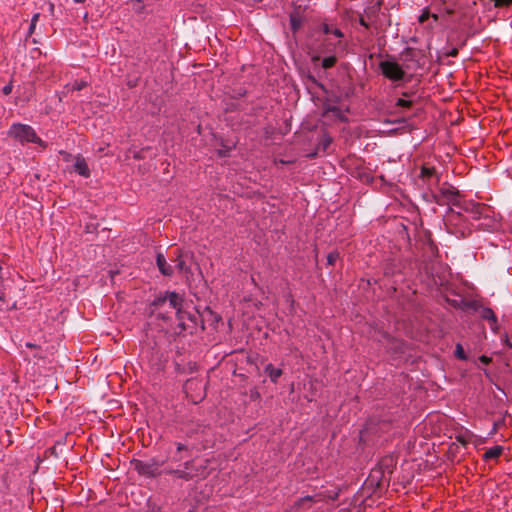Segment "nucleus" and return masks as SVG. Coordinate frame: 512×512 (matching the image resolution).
Here are the masks:
<instances>
[{
  "label": "nucleus",
  "instance_id": "f257e3e1",
  "mask_svg": "<svg viewBox=\"0 0 512 512\" xmlns=\"http://www.w3.org/2000/svg\"><path fill=\"white\" fill-rule=\"evenodd\" d=\"M184 299L181 295L176 292H166L164 295L158 296L154 299L151 304V312L157 317L162 319H169V316L162 315L160 308L169 305L172 311L175 312L176 319L178 321V327L180 331L185 330L188 327V322L195 323L196 318L190 312H187L183 308Z\"/></svg>",
  "mask_w": 512,
  "mask_h": 512
},
{
  "label": "nucleus",
  "instance_id": "f03ea898",
  "mask_svg": "<svg viewBox=\"0 0 512 512\" xmlns=\"http://www.w3.org/2000/svg\"><path fill=\"white\" fill-rule=\"evenodd\" d=\"M8 136L21 144L35 143L45 147L44 142L37 136L33 127L27 124L14 123L8 130Z\"/></svg>",
  "mask_w": 512,
  "mask_h": 512
},
{
  "label": "nucleus",
  "instance_id": "7ed1b4c3",
  "mask_svg": "<svg viewBox=\"0 0 512 512\" xmlns=\"http://www.w3.org/2000/svg\"><path fill=\"white\" fill-rule=\"evenodd\" d=\"M340 494L339 488H334L333 490H320L314 495H307L302 498H299L295 504L294 508L297 510L310 508L313 503L321 502V501H334L338 498Z\"/></svg>",
  "mask_w": 512,
  "mask_h": 512
},
{
  "label": "nucleus",
  "instance_id": "20e7f679",
  "mask_svg": "<svg viewBox=\"0 0 512 512\" xmlns=\"http://www.w3.org/2000/svg\"><path fill=\"white\" fill-rule=\"evenodd\" d=\"M433 199L440 206L452 205L458 207L461 204L462 195L455 187L444 184L433 194Z\"/></svg>",
  "mask_w": 512,
  "mask_h": 512
},
{
  "label": "nucleus",
  "instance_id": "39448f33",
  "mask_svg": "<svg viewBox=\"0 0 512 512\" xmlns=\"http://www.w3.org/2000/svg\"><path fill=\"white\" fill-rule=\"evenodd\" d=\"M462 222V214L450 208L446 216V226L448 231L452 234H455L457 237H466L470 231L469 228Z\"/></svg>",
  "mask_w": 512,
  "mask_h": 512
},
{
  "label": "nucleus",
  "instance_id": "423d86ee",
  "mask_svg": "<svg viewBox=\"0 0 512 512\" xmlns=\"http://www.w3.org/2000/svg\"><path fill=\"white\" fill-rule=\"evenodd\" d=\"M163 461L159 462L156 459H151L149 461H142V460H134L133 466L134 469L143 476L146 477H156L159 476L161 471V466L163 465Z\"/></svg>",
  "mask_w": 512,
  "mask_h": 512
},
{
  "label": "nucleus",
  "instance_id": "0eeeda50",
  "mask_svg": "<svg viewBox=\"0 0 512 512\" xmlns=\"http://www.w3.org/2000/svg\"><path fill=\"white\" fill-rule=\"evenodd\" d=\"M379 67L382 74L391 81H401L405 76V71L395 61H382L380 62Z\"/></svg>",
  "mask_w": 512,
  "mask_h": 512
},
{
  "label": "nucleus",
  "instance_id": "6e6552de",
  "mask_svg": "<svg viewBox=\"0 0 512 512\" xmlns=\"http://www.w3.org/2000/svg\"><path fill=\"white\" fill-rule=\"evenodd\" d=\"M458 207L461 210L472 214L473 218L475 219L480 218L483 212L486 210V206L484 204L473 201H466L463 198L461 199V204Z\"/></svg>",
  "mask_w": 512,
  "mask_h": 512
},
{
  "label": "nucleus",
  "instance_id": "1a4fd4ad",
  "mask_svg": "<svg viewBox=\"0 0 512 512\" xmlns=\"http://www.w3.org/2000/svg\"><path fill=\"white\" fill-rule=\"evenodd\" d=\"M478 312L480 317L484 320H487L490 328L496 332L498 330V320L494 311L489 307H480Z\"/></svg>",
  "mask_w": 512,
  "mask_h": 512
},
{
  "label": "nucleus",
  "instance_id": "9d476101",
  "mask_svg": "<svg viewBox=\"0 0 512 512\" xmlns=\"http://www.w3.org/2000/svg\"><path fill=\"white\" fill-rule=\"evenodd\" d=\"M156 264L160 272L164 276H172L174 273V268L166 261L165 256L162 253H157L156 256Z\"/></svg>",
  "mask_w": 512,
  "mask_h": 512
},
{
  "label": "nucleus",
  "instance_id": "9b49d317",
  "mask_svg": "<svg viewBox=\"0 0 512 512\" xmlns=\"http://www.w3.org/2000/svg\"><path fill=\"white\" fill-rule=\"evenodd\" d=\"M74 170L75 172H77L79 175L87 178L90 176V169L87 165V162L86 160L84 159V157L78 155L75 159V163H74Z\"/></svg>",
  "mask_w": 512,
  "mask_h": 512
},
{
  "label": "nucleus",
  "instance_id": "f8f14e48",
  "mask_svg": "<svg viewBox=\"0 0 512 512\" xmlns=\"http://www.w3.org/2000/svg\"><path fill=\"white\" fill-rule=\"evenodd\" d=\"M173 262L175 263V268L177 269V271L181 274H188L190 269L187 267L184 259H183V256H182V252L177 249L175 251V258L173 259Z\"/></svg>",
  "mask_w": 512,
  "mask_h": 512
},
{
  "label": "nucleus",
  "instance_id": "ddd939ff",
  "mask_svg": "<svg viewBox=\"0 0 512 512\" xmlns=\"http://www.w3.org/2000/svg\"><path fill=\"white\" fill-rule=\"evenodd\" d=\"M165 473L173 475L179 479L183 480H191L194 476L198 475L197 473H193L191 471H186L184 469H170L166 470Z\"/></svg>",
  "mask_w": 512,
  "mask_h": 512
},
{
  "label": "nucleus",
  "instance_id": "4468645a",
  "mask_svg": "<svg viewBox=\"0 0 512 512\" xmlns=\"http://www.w3.org/2000/svg\"><path fill=\"white\" fill-rule=\"evenodd\" d=\"M303 24V16L300 11L295 10L290 14V25L293 32H297Z\"/></svg>",
  "mask_w": 512,
  "mask_h": 512
},
{
  "label": "nucleus",
  "instance_id": "2eb2a0df",
  "mask_svg": "<svg viewBox=\"0 0 512 512\" xmlns=\"http://www.w3.org/2000/svg\"><path fill=\"white\" fill-rule=\"evenodd\" d=\"M503 453V447L496 445L492 448H489L483 455V459L485 461L498 459Z\"/></svg>",
  "mask_w": 512,
  "mask_h": 512
},
{
  "label": "nucleus",
  "instance_id": "dca6fc26",
  "mask_svg": "<svg viewBox=\"0 0 512 512\" xmlns=\"http://www.w3.org/2000/svg\"><path fill=\"white\" fill-rule=\"evenodd\" d=\"M265 372L273 383H276L283 374L281 369L275 368L272 364L266 365Z\"/></svg>",
  "mask_w": 512,
  "mask_h": 512
},
{
  "label": "nucleus",
  "instance_id": "f3484780",
  "mask_svg": "<svg viewBox=\"0 0 512 512\" xmlns=\"http://www.w3.org/2000/svg\"><path fill=\"white\" fill-rule=\"evenodd\" d=\"M332 114L333 116L341 119V120H345V117L341 111L340 108L336 107V106H326L325 109H324V115H329V114Z\"/></svg>",
  "mask_w": 512,
  "mask_h": 512
},
{
  "label": "nucleus",
  "instance_id": "a211bd4d",
  "mask_svg": "<svg viewBox=\"0 0 512 512\" xmlns=\"http://www.w3.org/2000/svg\"><path fill=\"white\" fill-rule=\"evenodd\" d=\"M436 170L434 167L422 166L420 178L423 180H430L435 176Z\"/></svg>",
  "mask_w": 512,
  "mask_h": 512
},
{
  "label": "nucleus",
  "instance_id": "6ab92c4d",
  "mask_svg": "<svg viewBox=\"0 0 512 512\" xmlns=\"http://www.w3.org/2000/svg\"><path fill=\"white\" fill-rule=\"evenodd\" d=\"M331 143H332V138L327 134H323L319 141L317 150L318 151L322 150L323 152H325L330 147Z\"/></svg>",
  "mask_w": 512,
  "mask_h": 512
},
{
  "label": "nucleus",
  "instance_id": "aec40b11",
  "mask_svg": "<svg viewBox=\"0 0 512 512\" xmlns=\"http://www.w3.org/2000/svg\"><path fill=\"white\" fill-rule=\"evenodd\" d=\"M87 86V82L86 81H83V80H80V81H75L73 84L71 85H66L65 88L68 90V91H80L82 90L83 88H85Z\"/></svg>",
  "mask_w": 512,
  "mask_h": 512
},
{
  "label": "nucleus",
  "instance_id": "412c9836",
  "mask_svg": "<svg viewBox=\"0 0 512 512\" xmlns=\"http://www.w3.org/2000/svg\"><path fill=\"white\" fill-rule=\"evenodd\" d=\"M176 448H177V452H176V455L173 457V459L175 461H181L183 459L182 452L188 451V448H187V446H185L182 443H177Z\"/></svg>",
  "mask_w": 512,
  "mask_h": 512
},
{
  "label": "nucleus",
  "instance_id": "4be33fe9",
  "mask_svg": "<svg viewBox=\"0 0 512 512\" xmlns=\"http://www.w3.org/2000/svg\"><path fill=\"white\" fill-rule=\"evenodd\" d=\"M337 58L334 55L328 56L322 60V67L325 69L331 68L335 65Z\"/></svg>",
  "mask_w": 512,
  "mask_h": 512
},
{
  "label": "nucleus",
  "instance_id": "5701e85b",
  "mask_svg": "<svg viewBox=\"0 0 512 512\" xmlns=\"http://www.w3.org/2000/svg\"><path fill=\"white\" fill-rule=\"evenodd\" d=\"M339 259V253L334 251V252H330L327 256V263L328 265H335V263L337 262V260Z\"/></svg>",
  "mask_w": 512,
  "mask_h": 512
},
{
  "label": "nucleus",
  "instance_id": "b1692460",
  "mask_svg": "<svg viewBox=\"0 0 512 512\" xmlns=\"http://www.w3.org/2000/svg\"><path fill=\"white\" fill-rule=\"evenodd\" d=\"M455 355L458 359L466 360V354L461 344L456 345Z\"/></svg>",
  "mask_w": 512,
  "mask_h": 512
},
{
  "label": "nucleus",
  "instance_id": "393cba45",
  "mask_svg": "<svg viewBox=\"0 0 512 512\" xmlns=\"http://www.w3.org/2000/svg\"><path fill=\"white\" fill-rule=\"evenodd\" d=\"M495 7H508L512 5V0H492Z\"/></svg>",
  "mask_w": 512,
  "mask_h": 512
},
{
  "label": "nucleus",
  "instance_id": "a878e982",
  "mask_svg": "<svg viewBox=\"0 0 512 512\" xmlns=\"http://www.w3.org/2000/svg\"><path fill=\"white\" fill-rule=\"evenodd\" d=\"M39 16H40V14H39V13H36V14L32 17V19H31V24H30V28H29L30 33H33V31H34V29H35V26H36V23H37V21H38V19H39Z\"/></svg>",
  "mask_w": 512,
  "mask_h": 512
},
{
  "label": "nucleus",
  "instance_id": "bb28decb",
  "mask_svg": "<svg viewBox=\"0 0 512 512\" xmlns=\"http://www.w3.org/2000/svg\"><path fill=\"white\" fill-rule=\"evenodd\" d=\"M411 104H412V102L409 101V100H405V99H402V98L397 100V106H399V107L408 108V107L411 106Z\"/></svg>",
  "mask_w": 512,
  "mask_h": 512
},
{
  "label": "nucleus",
  "instance_id": "cd10ccee",
  "mask_svg": "<svg viewBox=\"0 0 512 512\" xmlns=\"http://www.w3.org/2000/svg\"><path fill=\"white\" fill-rule=\"evenodd\" d=\"M193 468H194V461L193 460H189V461H186L184 463V470L192 472Z\"/></svg>",
  "mask_w": 512,
  "mask_h": 512
},
{
  "label": "nucleus",
  "instance_id": "c85d7f7f",
  "mask_svg": "<svg viewBox=\"0 0 512 512\" xmlns=\"http://www.w3.org/2000/svg\"><path fill=\"white\" fill-rule=\"evenodd\" d=\"M2 92L5 95H9L12 92V84L9 83L6 86H4L3 89H2Z\"/></svg>",
  "mask_w": 512,
  "mask_h": 512
},
{
  "label": "nucleus",
  "instance_id": "c756f323",
  "mask_svg": "<svg viewBox=\"0 0 512 512\" xmlns=\"http://www.w3.org/2000/svg\"><path fill=\"white\" fill-rule=\"evenodd\" d=\"M322 30H323V32H324L325 34H330V33H332V28H331L328 24H326V23H324V24L322 25Z\"/></svg>",
  "mask_w": 512,
  "mask_h": 512
},
{
  "label": "nucleus",
  "instance_id": "7c9ffc66",
  "mask_svg": "<svg viewBox=\"0 0 512 512\" xmlns=\"http://www.w3.org/2000/svg\"><path fill=\"white\" fill-rule=\"evenodd\" d=\"M331 34L335 35L338 38H342L343 37L342 31L340 29H338V28L332 29V33Z\"/></svg>",
  "mask_w": 512,
  "mask_h": 512
},
{
  "label": "nucleus",
  "instance_id": "2f4dec72",
  "mask_svg": "<svg viewBox=\"0 0 512 512\" xmlns=\"http://www.w3.org/2000/svg\"><path fill=\"white\" fill-rule=\"evenodd\" d=\"M457 440H458L460 443L464 444V445H465V444H467V443H468V441H469V440L466 438V435H464V434H463V435H459V436H457Z\"/></svg>",
  "mask_w": 512,
  "mask_h": 512
},
{
  "label": "nucleus",
  "instance_id": "473e14b6",
  "mask_svg": "<svg viewBox=\"0 0 512 512\" xmlns=\"http://www.w3.org/2000/svg\"><path fill=\"white\" fill-rule=\"evenodd\" d=\"M428 17H429V14L427 12L422 13L419 17V22L420 23L425 22L428 19Z\"/></svg>",
  "mask_w": 512,
  "mask_h": 512
},
{
  "label": "nucleus",
  "instance_id": "72a5a7b5",
  "mask_svg": "<svg viewBox=\"0 0 512 512\" xmlns=\"http://www.w3.org/2000/svg\"><path fill=\"white\" fill-rule=\"evenodd\" d=\"M168 309H171V308L169 307V305H166L165 307L160 308L159 311H161L162 315L169 316L168 315Z\"/></svg>",
  "mask_w": 512,
  "mask_h": 512
},
{
  "label": "nucleus",
  "instance_id": "f704fd0d",
  "mask_svg": "<svg viewBox=\"0 0 512 512\" xmlns=\"http://www.w3.org/2000/svg\"><path fill=\"white\" fill-rule=\"evenodd\" d=\"M360 25H362L365 28H369V24L366 22V20L363 17H360L359 19Z\"/></svg>",
  "mask_w": 512,
  "mask_h": 512
},
{
  "label": "nucleus",
  "instance_id": "c9c22d12",
  "mask_svg": "<svg viewBox=\"0 0 512 512\" xmlns=\"http://www.w3.org/2000/svg\"><path fill=\"white\" fill-rule=\"evenodd\" d=\"M504 342L510 349H512V342L509 340L507 335L504 338Z\"/></svg>",
  "mask_w": 512,
  "mask_h": 512
},
{
  "label": "nucleus",
  "instance_id": "e433bc0d",
  "mask_svg": "<svg viewBox=\"0 0 512 512\" xmlns=\"http://www.w3.org/2000/svg\"><path fill=\"white\" fill-rule=\"evenodd\" d=\"M481 361L487 364V363H489L490 360L486 356H482Z\"/></svg>",
  "mask_w": 512,
  "mask_h": 512
},
{
  "label": "nucleus",
  "instance_id": "4c0bfd02",
  "mask_svg": "<svg viewBox=\"0 0 512 512\" xmlns=\"http://www.w3.org/2000/svg\"><path fill=\"white\" fill-rule=\"evenodd\" d=\"M320 60V56L319 55H315L312 57V61L313 62H316V61H319Z\"/></svg>",
  "mask_w": 512,
  "mask_h": 512
},
{
  "label": "nucleus",
  "instance_id": "58836bf2",
  "mask_svg": "<svg viewBox=\"0 0 512 512\" xmlns=\"http://www.w3.org/2000/svg\"><path fill=\"white\" fill-rule=\"evenodd\" d=\"M192 383H193L192 381H187L186 385H185V388L187 389L189 387V385H191Z\"/></svg>",
  "mask_w": 512,
  "mask_h": 512
},
{
  "label": "nucleus",
  "instance_id": "ea45409f",
  "mask_svg": "<svg viewBox=\"0 0 512 512\" xmlns=\"http://www.w3.org/2000/svg\"><path fill=\"white\" fill-rule=\"evenodd\" d=\"M134 157L137 159H140L141 158L140 153L139 152L135 153Z\"/></svg>",
  "mask_w": 512,
  "mask_h": 512
},
{
  "label": "nucleus",
  "instance_id": "a19ab883",
  "mask_svg": "<svg viewBox=\"0 0 512 512\" xmlns=\"http://www.w3.org/2000/svg\"><path fill=\"white\" fill-rule=\"evenodd\" d=\"M86 0H74L75 3H84Z\"/></svg>",
  "mask_w": 512,
  "mask_h": 512
},
{
  "label": "nucleus",
  "instance_id": "79ce46f5",
  "mask_svg": "<svg viewBox=\"0 0 512 512\" xmlns=\"http://www.w3.org/2000/svg\"><path fill=\"white\" fill-rule=\"evenodd\" d=\"M497 431V423L494 424L493 433Z\"/></svg>",
  "mask_w": 512,
  "mask_h": 512
},
{
  "label": "nucleus",
  "instance_id": "37998d69",
  "mask_svg": "<svg viewBox=\"0 0 512 512\" xmlns=\"http://www.w3.org/2000/svg\"><path fill=\"white\" fill-rule=\"evenodd\" d=\"M3 297H4V294H3V292L0 291V299H3Z\"/></svg>",
  "mask_w": 512,
  "mask_h": 512
},
{
  "label": "nucleus",
  "instance_id": "c03bdc74",
  "mask_svg": "<svg viewBox=\"0 0 512 512\" xmlns=\"http://www.w3.org/2000/svg\"><path fill=\"white\" fill-rule=\"evenodd\" d=\"M219 154H220L221 156H225V155H226V154H225L224 152H222V151H219Z\"/></svg>",
  "mask_w": 512,
  "mask_h": 512
},
{
  "label": "nucleus",
  "instance_id": "a18cd8bd",
  "mask_svg": "<svg viewBox=\"0 0 512 512\" xmlns=\"http://www.w3.org/2000/svg\"><path fill=\"white\" fill-rule=\"evenodd\" d=\"M330 50L329 49H326V50H322L321 52L322 53H326V52H329Z\"/></svg>",
  "mask_w": 512,
  "mask_h": 512
}]
</instances>
